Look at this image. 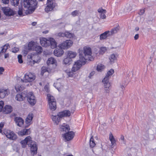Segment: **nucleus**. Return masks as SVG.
<instances>
[{
    "mask_svg": "<svg viewBox=\"0 0 156 156\" xmlns=\"http://www.w3.org/2000/svg\"><path fill=\"white\" fill-rule=\"evenodd\" d=\"M73 42L70 40H67L59 44L58 47L62 49H67L72 46Z\"/></svg>",
    "mask_w": 156,
    "mask_h": 156,
    "instance_id": "obj_8",
    "label": "nucleus"
},
{
    "mask_svg": "<svg viewBox=\"0 0 156 156\" xmlns=\"http://www.w3.org/2000/svg\"><path fill=\"white\" fill-rule=\"evenodd\" d=\"M92 52L90 48L84 47L83 51H79V57L80 59L83 62H86L87 61H92L93 58L91 56Z\"/></svg>",
    "mask_w": 156,
    "mask_h": 156,
    "instance_id": "obj_3",
    "label": "nucleus"
},
{
    "mask_svg": "<svg viewBox=\"0 0 156 156\" xmlns=\"http://www.w3.org/2000/svg\"><path fill=\"white\" fill-rule=\"evenodd\" d=\"M117 55L116 54H112L109 57V62L111 64H112L114 63L115 61L116 60Z\"/></svg>",
    "mask_w": 156,
    "mask_h": 156,
    "instance_id": "obj_24",
    "label": "nucleus"
},
{
    "mask_svg": "<svg viewBox=\"0 0 156 156\" xmlns=\"http://www.w3.org/2000/svg\"><path fill=\"white\" fill-rule=\"evenodd\" d=\"M19 50V49L18 48H13L12 49V52L14 53L16 52Z\"/></svg>",
    "mask_w": 156,
    "mask_h": 156,
    "instance_id": "obj_55",
    "label": "nucleus"
},
{
    "mask_svg": "<svg viewBox=\"0 0 156 156\" xmlns=\"http://www.w3.org/2000/svg\"><path fill=\"white\" fill-rule=\"evenodd\" d=\"M66 72L69 77H72L74 74L73 73L74 72L72 70V69L71 70H67Z\"/></svg>",
    "mask_w": 156,
    "mask_h": 156,
    "instance_id": "obj_40",
    "label": "nucleus"
},
{
    "mask_svg": "<svg viewBox=\"0 0 156 156\" xmlns=\"http://www.w3.org/2000/svg\"><path fill=\"white\" fill-rule=\"evenodd\" d=\"M4 69L2 67H0V75L2 74V72L4 71Z\"/></svg>",
    "mask_w": 156,
    "mask_h": 156,
    "instance_id": "obj_56",
    "label": "nucleus"
},
{
    "mask_svg": "<svg viewBox=\"0 0 156 156\" xmlns=\"http://www.w3.org/2000/svg\"><path fill=\"white\" fill-rule=\"evenodd\" d=\"M49 39L48 40L45 38H42L40 39V43L41 45L44 47H47L50 45Z\"/></svg>",
    "mask_w": 156,
    "mask_h": 156,
    "instance_id": "obj_12",
    "label": "nucleus"
},
{
    "mask_svg": "<svg viewBox=\"0 0 156 156\" xmlns=\"http://www.w3.org/2000/svg\"><path fill=\"white\" fill-rule=\"evenodd\" d=\"M37 24V23L36 22H34L32 23V24L33 26H35Z\"/></svg>",
    "mask_w": 156,
    "mask_h": 156,
    "instance_id": "obj_64",
    "label": "nucleus"
},
{
    "mask_svg": "<svg viewBox=\"0 0 156 156\" xmlns=\"http://www.w3.org/2000/svg\"><path fill=\"white\" fill-rule=\"evenodd\" d=\"M12 110V108L11 106L6 105L3 109V112L5 114H8L11 112Z\"/></svg>",
    "mask_w": 156,
    "mask_h": 156,
    "instance_id": "obj_21",
    "label": "nucleus"
},
{
    "mask_svg": "<svg viewBox=\"0 0 156 156\" xmlns=\"http://www.w3.org/2000/svg\"><path fill=\"white\" fill-rule=\"evenodd\" d=\"M56 5V3L54 0H47V6L45 8V11L48 12L52 11Z\"/></svg>",
    "mask_w": 156,
    "mask_h": 156,
    "instance_id": "obj_7",
    "label": "nucleus"
},
{
    "mask_svg": "<svg viewBox=\"0 0 156 156\" xmlns=\"http://www.w3.org/2000/svg\"><path fill=\"white\" fill-rule=\"evenodd\" d=\"M114 73V71L112 69H111L110 70H109L107 73L106 76L104 78V81H105V80H108L111 77V76H112V74Z\"/></svg>",
    "mask_w": 156,
    "mask_h": 156,
    "instance_id": "obj_31",
    "label": "nucleus"
},
{
    "mask_svg": "<svg viewBox=\"0 0 156 156\" xmlns=\"http://www.w3.org/2000/svg\"><path fill=\"white\" fill-rule=\"evenodd\" d=\"M7 32L6 31H4L2 33H0V36H4L6 35Z\"/></svg>",
    "mask_w": 156,
    "mask_h": 156,
    "instance_id": "obj_57",
    "label": "nucleus"
},
{
    "mask_svg": "<svg viewBox=\"0 0 156 156\" xmlns=\"http://www.w3.org/2000/svg\"><path fill=\"white\" fill-rule=\"evenodd\" d=\"M4 125V123L3 122H1L0 124V133L2 132V127Z\"/></svg>",
    "mask_w": 156,
    "mask_h": 156,
    "instance_id": "obj_50",
    "label": "nucleus"
},
{
    "mask_svg": "<svg viewBox=\"0 0 156 156\" xmlns=\"http://www.w3.org/2000/svg\"><path fill=\"white\" fill-rule=\"evenodd\" d=\"M73 34L70 33L69 32H66L64 33L60 32L56 34V36H57L62 37H65L68 38H71L73 37Z\"/></svg>",
    "mask_w": 156,
    "mask_h": 156,
    "instance_id": "obj_14",
    "label": "nucleus"
},
{
    "mask_svg": "<svg viewBox=\"0 0 156 156\" xmlns=\"http://www.w3.org/2000/svg\"><path fill=\"white\" fill-rule=\"evenodd\" d=\"M26 97L27 98V101L32 106H33L36 104V100L33 94L30 92L27 94Z\"/></svg>",
    "mask_w": 156,
    "mask_h": 156,
    "instance_id": "obj_9",
    "label": "nucleus"
},
{
    "mask_svg": "<svg viewBox=\"0 0 156 156\" xmlns=\"http://www.w3.org/2000/svg\"><path fill=\"white\" fill-rule=\"evenodd\" d=\"M105 68V66L104 65L99 64L97 66V70L98 72H101L104 70Z\"/></svg>",
    "mask_w": 156,
    "mask_h": 156,
    "instance_id": "obj_38",
    "label": "nucleus"
},
{
    "mask_svg": "<svg viewBox=\"0 0 156 156\" xmlns=\"http://www.w3.org/2000/svg\"><path fill=\"white\" fill-rule=\"evenodd\" d=\"M139 27H137L135 28V30L136 31H137L139 30Z\"/></svg>",
    "mask_w": 156,
    "mask_h": 156,
    "instance_id": "obj_63",
    "label": "nucleus"
},
{
    "mask_svg": "<svg viewBox=\"0 0 156 156\" xmlns=\"http://www.w3.org/2000/svg\"><path fill=\"white\" fill-rule=\"evenodd\" d=\"M54 86L56 88L58 91L60 90V89L62 87V85L60 83L57 81L54 84Z\"/></svg>",
    "mask_w": 156,
    "mask_h": 156,
    "instance_id": "obj_36",
    "label": "nucleus"
},
{
    "mask_svg": "<svg viewBox=\"0 0 156 156\" xmlns=\"http://www.w3.org/2000/svg\"><path fill=\"white\" fill-rule=\"evenodd\" d=\"M109 88H105V90L106 91V92L107 93H108L109 92Z\"/></svg>",
    "mask_w": 156,
    "mask_h": 156,
    "instance_id": "obj_62",
    "label": "nucleus"
},
{
    "mask_svg": "<svg viewBox=\"0 0 156 156\" xmlns=\"http://www.w3.org/2000/svg\"><path fill=\"white\" fill-rule=\"evenodd\" d=\"M9 54L8 53H7V54H5V58H8L9 56Z\"/></svg>",
    "mask_w": 156,
    "mask_h": 156,
    "instance_id": "obj_60",
    "label": "nucleus"
},
{
    "mask_svg": "<svg viewBox=\"0 0 156 156\" xmlns=\"http://www.w3.org/2000/svg\"><path fill=\"white\" fill-rule=\"evenodd\" d=\"M11 3L13 5L17 6L19 3V0H12Z\"/></svg>",
    "mask_w": 156,
    "mask_h": 156,
    "instance_id": "obj_42",
    "label": "nucleus"
},
{
    "mask_svg": "<svg viewBox=\"0 0 156 156\" xmlns=\"http://www.w3.org/2000/svg\"><path fill=\"white\" fill-rule=\"evenodd\" d=\"M26 96V94H25L24 92H22L21 94H18L16 95V99L18 101H22Z\"/></svg>",
    "mask_w": 156,
    "mask_h": 156,
    "instance_id": "obj_19",
    "label": "nucleus"
},
{
    "mask_svg": "<svg viewBox=\"0 0 156 156\" xmlns=\"http://www.w3.org/2000/svg\"><path fill=\"white\" fill-rule=\"evenodd\" d=\"M33 117V114L32 113L29 114L27 117L26 119V123H30L32 120Z\"/></svg>",
    "mask_w": 156,
    "mask_h": 156,
    "instance_id": "obj_33",
    "label": "nucleus"
},
{
    "mask_svg": "<svg viewBox=\"0 0 156 156\" xmlns=\"http://www.w3.org/2000/svg\"><path fill=\"white\" fill-rule=\"evenodd\" d=\"M2 48V50L0 52V56L2 55V54L6 52V51L3 48Z\"/></svg>",
    "mask_w": 156,
    "mask_h": 156,
    "instance_id": "obj_58",
    "label": "nucleus"
},
{
    "mask_svg": "<svg viewBox=\"0 0 156 156\" xmlns=\"http://www.w3.org/2000/svg\"><path fill=\"white\" fill-rule=\"evenodd\" d=\"M22 147L25 148L27 144L30 147V151L33 156L37 154V146L36 143L32 140L31 137L30 136L27 137L23 140L20 142Z\"/></svg>",
    "mask_w": 156,
    "mask_h": 156,
    "instance_id": "obj_1",
    "label": "nucleus"
},
{
    "mask_svg": "<svg viewBox=\"0 0 156 156\" xmlns=\"http://www.w3.org/2000/svg\"><path fill=\"white\" fill-rule=\"evenodd\" d=\"M56 62V61L55 59L54 58L51 57L48 59L47 63L48 65H49L51 64H55Z\"/></svg>",
    "mask_w": 156,
    "mask_h": 156,
    "instance_id": "obj_32",
    "label": "nucleus"
},
{
    "mask_svg": "<svg viewBox=\"0 0 156 156\" xmlns=\"http://www.w3.org/2000/svg\"><path fill=\"white\" fill-rule=\"evenodd\" d=\"M4 106V102L2 101H0V112L3 111V107Z\"/></svg>",
    "mask_w": 156,
    "mask_h": 156,
    "instance_id": "obj_46",
    "label": "nucleus"
},
{
    "mask_svg": "<svg viewBox=\"0 0 156 156\" xmlns=\"http://www.w3.org/2000/svg\"><path fill=\"white\" fill-rule=\"evenodd\" d=\"M74 135V133L73 132L70 131L65 134L63 135V137L65 138L67 141H69L72 140L73 138Z\"/></svg>",
    "mask_w": 156,
    "mask_h": 156,
    "instance_id": "obj_15",
    "label": "nucleus"
},
{
    "mask_svg": "<svg viewBox=\"0 0 156 156\" xmlns=\"http://www.w3.org/2000/svg\"><path fill=\"white\" fill-rule=\"evenodd\" d=\"M61 131L66 132H67L69 130L70 128L68 125H66V124L64 123L62 125L60 126Z\"/></svg>",
    "mask_w": 156,
    "mask_h": 156,
    "instance_id": "obj_25",
    "label": "nucleus"
},
{
    "mask_svg": "<svg viewBox=\"0 0 156 156\" xmlns=\"http://www.w3.org/2000/svg\"><path fill=\"white\" fill-rule=\"evenodd\" d=\"M95 73V72L94 71H92V72H91L90 73L89 76V77L90 78H91V77L93 76L94 74Z\"/></svg>",
    "mask_w": 156,
    "mask_h": 156,
    "instance_id": "obj_53",
    "label": "nucleus"
},
{
    "mask_svg": "<svg viewBox=\"0 0 156 156\" xmlns=\"http://www.w3.org/2000/svg\"><path fill=\"white\" fill-rule=\"evenodd\" d=\"M49 41L51 48H56L57 43L54 39L52 38H50Z\"/></svg>",
    "mask_w": 156,
    "mask_h": 156,
    "instance_id": "obj_28",
    "label": "nucleus"
},
{
    "mask_svg": "<svg viewBox=\"0 0 156 156\" xmlns=\"http://www.w3.org/2000/svg\"><path fill=\"white\" fill-rule=\"evenodd\" d=\"M2 10L4 14L7 16H12L14 14L12 10L9 8L3 7L2 8Z\"/></svg>",
    "mask_w": 156,
    "mask_h": 156,
    "instance_id": "obj_13",
    "label": "nucleus"
},
{
    "mask_svg": "<svg viewBox=\"0 0 156 156\" xmlns=\"http://www.w3.org/2000/svg\"><path fill=\"white\" fill-rule=\"evenodd\" d=\"M47 97L50 109L52 111L55 110L56 108V104L55 99L53 96L50 94H48Z\"/></svg>",
    "mask_w": 156,
    "mask_h": 156,
    "instance_id": "obj_5",
    "label": "nucleus"
},
{
    "mask_svg": "<svg viewBox=\"0 0 156 156\" xmlns=\"http://www.w3.org/2000/svg\"><path fill=\"white\" fill-rule=\"evenodd\" d=\"M17 57L19 62L20 63H23V61L22 59V55H18Z\"/></svg>",
    "mask_w": 156,
    "mask_h": 156,
    "instance_id": "obj_45",
    "label": "nucleus"
},
{
    "mask_svg": "<svg viewBox=\"0 0 156 156\" xmlns=\"http://www.w3.org/2000/svg\"><path fill=\"white\" fill-rule=\"evenodd\" d=\"M93 137V136H92L90 140V145L91 147H94L95 145Z\"/></svg>",
    "mask_w": 156,
    "mask_h": 156,
    "instance_id": "obj_39",
    "label": "nucleus"
},
{
    "mask_svg": "<svg viewBox=\"0 0 156 156\" xmlns=\"http://www.w3.org/2000/svg\"><path fill=\"white\" fill-rule=\"evenodd\" d=\"M107 49L105 47H101L100 48L99 51L100 54L101 55H103L105 52L106 51Z\"/></svg>",
    "mask_w": 156,
    "mask_h": 156,
    "instance_id": "obj_41",
    "label": "nucleus"
},
{
    "mask_svg": "<svg viewBox=\"0 0 156 156\" xmlns=\"http://www.w3.org/2000/svg\"><path fill=\"white\" fill-rule=\"evenodd\" d=\"M8 92L7 90L0 89V98H3L8 95Z\"/></svg>",
    "mask_w": 156,
    "mask_h": 156,
    "instance_id": "obj_23",
    "label": "nucleus"
},
{
    "mask_svg": "<svg viewBox=\"0 0 156 156\" xmlns=\"http://www.w3.org/2000/svg\"><path fill=\"white\" fill-rule=\"evenodd\" d=\"M119 30V25L117 26L116 27H115L112 29L111 31H109L110 36L113 35V34L116 33Z\"/></svg>",
    "mask_w": 156,
    "mask_h": 156,
    "instance_id": "obj_29",
    "label": "nucleus"
},
{
    "mask_svg": "<svg viewBox=\"0 0 156 156\" xmlns=\"http://www.w3.org/2000/svg\"><path fill=\"white\" fill-rule=\"evenodd\" d=\"M80 14V12L78 10H75L72 12L71 14L73 16H78Z\"/></svg>",
    "mask_w": 156,
    "mask_h": 156,
    "instance_id": "obj_44",
    "label": "nucleus"
},
{
    "mask_svg": "<svg viewBox=\"0 0 156 156\" xmlns=\"http://www.w3.org/2000/svg\"><path fill=\"white\" fill-rule=\"evenodd\" d=\"M64 53V51L62 48H56L54 51V55L57 57H60L62 56Z\"/></svg>",
    "mask_w": 156,
    "mask_h": 156,
    "instance_id": "obj_18",
    "label": "nucleus"
},
{
    "mask_svg": "<svg viewBox=\"0 0 156 156\" xmlns=\"http://www.w3.org/2000/svg\"><path fill=\"white\" fill-rule=\"evenodd\" d=\"M4 133L8 138L15 140L17 138L16 135L12 131L10 130H7L5 131Z\"/></svg>",
    "mask_w": 156,
    "mask_h": 156,
    "instance_id": "obj_11",
    "label": "nucleus"
},
{
    "mask_svg": "<svg viewBox=\"0 0 156 156\" xmlns=\"http://www.w3.org/2000/svg\"><path fill=\"white\" fill-rule=\"evenodd\" d=\"M14 121L16 125L19 127H21L24 123L23 120L20 117H16L15 118Z\"/></svg>",
    "mask_w": 156,
    "mask_h": 156,
    "instance_id": "obj_17",
    "label": "nucleus"
},
{
    "mask_svg": "<svg viewBox=\"0 0 156 156\" xmlns=\"http://www.w3.org/2000/svg\"><path fill=\"white\" fill-rule=\"evenodd\" d=\"M47 70L46 69H44L43 68H42V70L41 72V76H43L44 75V73L46 72L47 71Z\"/></svg>",
    "mask_w": 156,
    "mask_h": 156,
    "instance_id": "obj_49",
    "label": "nucleus"
},
{
    "mask_svg": "<svg viewBox=\"0 0 156 156\" xmlns=\"http://www.w3.org/2000/svg\"><path fill=\"white\" fill-rule=\"evenodd\" d=\"M70 115V112L69 111L65 110L59 112L57 115H52L51 118L54 123L58 125L60 121L61 118L64 117L69 116Z\"/></svg>",
    "mask_w": 156,
    "mask_h": 156,
    "instance_id": "obj_4",
    "label": "nucleus"
},
{
    "mask_svg": "<svg viewBox=\"0 0 156 156\" xmlns=\"http://www.w3.org/2000/svg\"><path fill=\"white\" fill-rule=\"evenodd\" d=\"M44 89L47 92H48L49 91V87L48 86L46 85L44 87Z\"/></svg>",
    "mask_w": 156,
    "mask_h": 156,
    "instance_id": "obj_52",
    "label": "nucleus"
},
{
    "mask_svg": "<svg viewBox=\"0 0 156 156\" xmlns=\"http://www.w3.org/2000/svg\"><path fill=\"white\" fill-rule=\"evenodd\" d=\"M2 2L5 4H8L9 2V0H2Z\"/></svg>",
    "mask_w": 156,
    "mask_h": 156,
    "instance_id": "obj_51",
    "label": "nucleus"
},
{
    "mask_svg": "<svg viewBox=\"0 0 156 156\" xmlns=\"http://www.w3.org/2000/svg\"><path fill=\"white\" fill-rule=\"evenodd\" d=\"M30 133V129H24L19 132L18 134L20 136H23L25 135H27Z\"/></svg>",
    "mask_w": 156,
    "mask_h": 156,
    "instance_id": "obj_20",
    "label": "nucleus"
},
{
    "mask_svg": "<svg viewBox=\"0 0 156 156\" xmlns=\"http://www.w3.org/2000/svg\"><path fill=\"white\" fill-rule=\"evenodd\" d=\"M144 12V9H141L139 12V14L140 15H143Z\"/></svg>",
    "mask_w": 156,
    "mask_h": 156,
    "instance_id": "obj_54",
    "label": "nucleus"
},
{
    "mask_svg": "<svg viewBox=\"0 0 156 156\" xmlns=\"http://www.w3.org/2000/svg\"><path fill=\"white\" fill-rule=\"evenodd\" d=\"M109 33V31H107L101 34L100 36V39L102 40L106 39L107 37L110 36Z\"/></svg>",
    "mask_w": 156,
    "mask_h": 156,
    "instance_id": "obj_22",
    "label": "nucleus"
},
{
    "mask_svg": "<svg viewBox=\"0 0 156 156\" xmlns=\"http://www.w3.org/2000/svg\"><path fill=\"white\" fill-rule=\"evenodd\" d=\"M9 44H5L3 47H2L1 48H3L6 51V50L8 48V47H9Z\"/></svg>",
    "mask_w": 156,
    "mask_h": 156,
    "instance_id": "obj_48",
    "label": "nucleus"
},
{
    "mask_svg": "<svg viewBox=\"0 0 156 156\" xmlns=\"http://www.w3.org/2000/svg\"><path fill=\"white\" fill-rule=\"evenodd\" d=\"M35 78L36 76L34 73H27L25 75L23 82H31L35 80Z\"/></svg>",
    "mask_w": 156,
    "mask_h": 156,
    "instance_id": "obj_6",
    "label": "nucleus"
},
{
    "mask_svg": "<svg viewBox=\"0 0 156 156\" xmlns=\"http://www.w3.org/2000/svg\"><path fill=\"white\" fill-rule=\"evenodd\" d=\"M23 9L21 5V8H20L18 11V14L19 15H22L23 14Z\"/></svg>",
    "mask_w": 156,
    "mask_h": 156,
    "instance_id": "obj_47",
    "label": "nucleus"
},
{
    "mask_svg": "<svg viewBox=\"0 0 156 156\" xmlns=\"http://www.w3.org/2000/svg\"><path fill=\"white\" fill-rule=\"evenodd\" d=\"M86 62H83L79 58V60L75 62L72 68V70L74 72L79 70L82 66Z\"/></svg>",
    "mask_w": 156,
    "mask_h": 156,
    "instance_id": "obj_10",
    "label": "nucleus"
},
{
    "mask_svg": "<svg viewBox=\"0 0 156 156\" xmlns=\"http://www.w3.org/2000/svg\"><path fill=\"white\" fill-rule=\"evenodd\" d=\"M98 12L100 13V17L101 18L103 19L106 18V16L105 14L106 12V11L105 10L99 9L98 10Z\"/></svg>",
    "mask_w": 156,
    "mask_h": 156,
    "instance_id": "obj_27",
    "label": "nucleus"
},
{
    "mask_svg": "<svg viewBox=\"0 0 156 156\" xmlns=\"http://www.w3.org/2000/svg\"><path fill=\"white\" fill-rule=\"evenodd\" d=\"M37 4L36 0H24L21 3L23 10L26 11L27 14L32 13L36 8Z\"/></svg>",
    "mask_w": 156,
    "mask_h": 156,
    "instance_id": "obj_2",
    "label": "nucleus"
},
{
    "mask_svg": "<svg viewBox=\"0 0 156 156\" xmlns=\"http://www.w3.org/2000/svg\"><path fill=\"white\" fill-rule=\"evenodd\" d=\"M76 55V53L75 52L69 51L67 52V56L71 59L75 58Z\"/></svg>",
    "mask_w": 156,
    "mask_h": 156,
    "instance_id": "obj_30",
    "label": "nucleus"
},
{
    "mask_svg": "<svg viewBox=\"0 0 156 156\" xmlns=\"http://www.w3.org/2000/svg\"><path fill=\"white\" fill-rule=\"evenodd\" d=\"M34 50L37 53H40L42 51V48L40 46H37L34 47Z\"/></svg>",
    "mask_w": 156,
    "mask_h": 156,
    "instance_id": "obj_37",
    "label": "nucleus"
},
{
    "mask_svg": "<svg viewBox=\"0 0 156 156\" xmlns=\"http://www.w3.org/2000/svg\"><path fill=\"white\" fill-rule=\"evenodd\" d=\"M28 57L29 58H31L33 61L35 63H38L40 62V60L35 59V58H37L39 59L37 54H33L32 53L29 54L28 55Z\"/></svg>",
    "mask_w": 156,
    "mask_h": 156,
    "instance_id": "obj_16",
    "label": "nucleus"
},
{
    "mask_svg": "<svg viewBox=\"0 0 156 156\" xmlns=\"http://www.w3.org/2000/svg\"><path fill=\"white\" fill-rule=\"evenodd\" d=\"M15 88L17 92L22 90V87L19 84H17L15 86Z\"/></svg>",
    "mask_w": 156,
    "mask_h": 156,
    "instance_id": "obj_43",
    "label": "nucleus"
},
{
    "mask_svg": "<svg viewBox=\"0 0 156 156\" xmlns=\"http://www.w3.org/2000/svg\"><path fill=\"white\" fill-rule=\"evenodd\" d=\"M71 61V59L67 56L66 58L64 59L63 61V63L65 65H69L70 64V62Z\"/></svg>",
    "mask_w": 156,
    "mask_h": 156,
    "instance_id": "obj_35",
    "label": "nucleus"
},
{
    "mask_svg": "<svg viewBox=\"0 0 156 156\" xmlns=\"http://www.w3.org/2000/svg\"><path fill=\"white\" fill-rule=\"evenodd\" d=\"M102 82L104 84V87L105 88H109L110 86V83L108 81V80H105L104 81V79L102 80Z\"/></svg>",
    "mask_w": 156,
    "mask_h": 156,
    "instance_id": "obj_34",
    "label": "nucleus"
},
{
    "mask_svg": "<svg viewBox=\"0 0 156 156\" xmlns=\"http://www.w3.org/2000/svg\"><path fill=\"white\" fill-rule=\"evenodd\" d=\"M109 139L111 142L112 145L111 146V148H114L115 145V140L112 134L111 133L109 135Z\"/></svg>",
    "mask_w": 156,
    "mask_h": 156,
    "instance_id": "obj_26",
    "label": "nucleus"
},
{
    "mask_svg": "<svg viewBox=\"0 0 156 156\" xmlns=\"http://www.w3.org/2000/svg\"><path fill=\"white\" fill-rule=\"evenodd\" d=\"M139 37V35L138 34H136L134 37V39L135 40H137L138 39Z\"/></svg>",
    "mask_w": 156,
    "mask_h": 156,
    "instance_id": "obj_59",
    "label": "nucleus"
},
{
    "mask_svg": "<svg viewBox=\"0 0 156 156\" xmlns=\"http://www.w3.org/2000/svg\"><path fill=\"white\" fill-rule=\"evenodd\" d=\"M120 139L122 140H124V136L123 135H121V137H120Z\"/></svg>",
    "mask_w": 156,
    "mask_h": 156,
    "instance_id": "obj_61",
    "label": "nucleus"
}]
</instances>
